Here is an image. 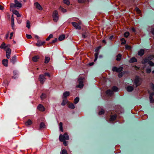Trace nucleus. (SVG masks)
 <instances>
[{"label":"nucleus","mask_w":154,"mask_h":154,"mask_svg":"<svg viewBox=\"0 0 154 154\" xmlns=\"http://www.w3.org/2000/svg\"><path fill=\"white\" fill-rule=\"evenodd\" d=\"M12 12L13 14L17 15L18 17H20L21 16L20 15L18 11L15 10H13L12 11Z\"/></svg>","instance_id":"obj_17"},{"label":"nucleus","mask_w":154,"mask_h":154,"mask_svg":"<svg viewBox=\"0 0 154 154\" xmlns=\"http://www.w3.org/2000/svg\"><path fill=\"white\" fill-rule=\"evenodd\" d=\"M26 36L27 38L28 39H30L32 38V36L30 35L26 34Z\"/></svg>","instance_id":"obj_52"},{"label":"nucleus","mask_w":154,"mask_h":154,"mask_svg":"<svg viewBox=\"0 0 154 154\" xmlns=\"http://www.w3.org/2000/svg\"><path fill=\"white\" fill-rule=\"evenodd\" d=\"M61 154H68L67 152L65 149H63L62 150Z\"/></svg>","instance_id":"obj_50"},{"label":"nucleus","mask_w":154,"mask_h":154,"mask_svg":"<svg viewBox=\"0 0 154 154\" xmlns=\"http://www.w3.org/2000/svg\"><path fill=\"white\" fill-rule=\"evenodd\" d=\"M53 37V35L52 34H51L46 38V40L47 41L49 40L51 38H52Z\"/></svg>","instance_id":"obj_45"},{"label":"nucleus","mask_w":154,"mask_h":154,"mask_svg":"<svg viewBox=\"0 0 154 154\" xmlns=\"http://www.w3.org/2000/svg\"><path fill=\"white\" fill-rule=\"evenodd\" d=\"M89 2V0H78V2L80 3H83L86 2L88 3Z\"/></svg>","instance_id":"obj_26"},{"label":"nucleus","mask_w":154,"mask_h":154,"mask_svg":"<svg viewBox=\"0 0 154 154\" xmlns=\"http://www.w3.org/2000/svg\"><path fill=\"white\" fill-rule=\"evenodd\" d=\"M13 32H11L10 34V39H12V37L13 35Z\"/></svg>","instance_id":"obj_60"},{"label":"nucleus","mask_w":154,"mask_h":154,"mask_svg":"<svg viewBox=\"0 0 154 154\" xmlns=\"http://www.w3.org/2000/svg\"><path fill=\"white\" fill-rule=\"evenodd\" d=\"M152 98H153V96H151L150 95L149 99H150V102L151 103H152V100H153V99H152Z\"/></svg>","instance_id":"obj_55"},{"label":"nucleus","mask_w":154,"mask_h":154,"mask_svg":"<svg viewBox=\"0 0 154 154\" xmlns=\"http://www.w3.org/2000/svg\"><path fill=\"white\" fill-rule=\"evenodd\" d=\"M9 45H6V44L4 43H3L0 46V48L2 49H5L6 48H9Z\"/></svg>","instance_id":"obj_13"},{"label":"nucleus","mask_w":154,"mask_h":154,"mask_svg":"<svg viewBox=\"0 0 154 154\" xmlns=\"http://www.w3.org/2000/svg\"><path fill=\"white\" fill-rule=\"evenodd\" d=\"M104 112V110L103 109H101V110L99 112L98 114L99 115H103Z\"/></svg>","instance_id":"obj_39"},{"label":"nucleus","mask_w":154,"mask_h":154,"mask_svg":"<svg viewBox=\"0 0 154 154\" xmlns=\"http://www.w3.org/2000/svg\"><path fill=\"white\" fill-rule=\"evenodd\" d=\"M145 51L143 49H141L138 51V55L142 56L144 54Z\"/></svg>","instance_id":"obj_14"},{"label":"nucleus","mask_w":154,"mask_h":154,"mask_svg":"<svg viewBox=\"0 0 154 154\" xmlns=\"http://www.w3.org/2000/svg\"><path fill=\"white\" fill-rule=\"evenodd\" d=\"M116 115H113L111 116L110 118L109 119V121L110 122H112L114 121L116 119Z\"/></svg>","instance_id":"obj_19"},{"label":"nucleus","mask_w":154,"mask_h":154,"mask_svg":"<svg viewBox=\"0 0 154 154\" xmlns=\"http://www.w3.org/2000/svg\"><path fill=\"white\" fill-rule=\"evenodd\" d=\"M123 69V68L122 66H120L119 68L116 67H113L112 68V70L113 72H121Z\"/></svg>","instance_id":"obj_6"},{"label":"nucleus","mask_w":154,"mask_h":154,"mask_svg":"<svg viewBox=\"0 0 154 154\" xmlns=\"http://www.w3.org/2000/svg\"><path fill=\"white\" fill-rule=\"evenodd\" d=\"M112 89L113 91L116 92L118 91V88L114 86L112 88Z\"/></svg>","instance_id":"obj_44"},{"label":"nucleus","mask_w":154,"mask_h":154,"mask_svg":"<svg viewBox=\"0 0 154 154\" xmlns=\"http://www.w3.org/2000/svg\"><path fill=\"white\" fill-rule=\"evenodd\" d=\"M86 33L85 32L82 34V36L84 38H86L88 36V35H86Z\"/></svg>","instance_id":"obj_53"},{"label":"nucleus","mask_w":154,"mask_h":154,"mask_svg":"<svg viewBox=\"0 0 154 154\" xmlns=\"http://www.w3.org/2000/svg\"><path fill=\"white\" fill-rule=\"evenodd\" d=\"M131 29L133 32H135V29L134 27L132 28Z\"/></svg>","instance_id":"obj_62"},{"label":"nucleus","mask_w":154,"mask_h":154,"mask_svg":"<svg viewBox=\"0 0 154 154\" xmlns=\"http://www.w3.org/2000/svg\"><path fill=\"white\" fill-rule=\"evenodd\" d=\"M65 38V35L64 34L60 35L58 39L60 41H61L64 40Z\"/></svg>","instance_id":"obj_20"},{"label":"nucleus","mask_w":154,"mask_h":154,"mask_svg":"<svg viewBox=\"0 0 154 154\" xmlns=\"http://www.w3.org/2000/svg\"><path fill=\"white\" fill-rule=\"evenodd\" d=\"M148 59L145 58L143 59L141 61V63L143 64H145L148 62Z\"/></svg>","instance_id":"obj_35"},{"label":"nucleus","mask_w":154,"mask_h":154,"mask_svg":"<svg viewBox=\"0 0 154 154\" xmlns=\"http://www.w3.org/2000/svg\"><path fill=\"white\" fill-rule=\"evenodd\" d=\"M38 109L41 111H44L45 110V108L44 106L41 104H39L38 106Z\"/></svg>","instance_id":"obj_12"},{"label":"nucleus","mask_w":154,"mask_h":154,"mask_svg":"<svg viewBox=\"0 0 154 154\" xmlns=\"http://www.w3.org/2000/svg\"><path fill=\"white\" fill-rule=\"evenodd\" d=\"M151 87H152V90L154 91V85L152 83L151 84Z\"/></svg>","instance_id":"obj_58"},{"label":"nucleus","mask_w":154,"mask_h":154,"mask_svg":"<svg viewBox=\"0 0 154 154\" xmlns=\"http://www.w3.org/2000/svg\"><path fill=\"white\" fill-rule=\"evenodd\" d=\"M68 101L66 99H64L61 103V104L63 106H64L67 103Z\"/></svg>","instance_id":"obj_31"},{"label":"nucleus","mask_w":154,"mask_h":154,"mask_svg":"<svg viewBox=\"0 0 154 154\" xmlns=\"http://www.w3.org/2000/svg\"><path fill=\"white\" fill-rule=\"evenodd\" d=\"M59 127L60 130L62 132H63V123L62 122H60L59 123Z\"/></svg>","instance_id":"obj_34"},{"label":"nucleus","mask_w":154,"mask_h":154,"mask_svg":"<svg viewBox=\"0 0 154 154\" xmlns=\"http://www.w3.org/2000/svg\"><path fill=\"white\" fill-rule=\"evenodd\" d=\"M4 9V7L0 5V10H3Z\"/></svg>","instance_id":"obj_61"},{"label":"nucleus","mask_w":154,"mask_h":154,"mask_svg":"<svg viewBox=\"0 0 154 154\" xmlns=\"http://www.w3.org/2000/svg\"><path fill=\"white\" fill-rule=\"evenodd\" d=\"M59 9L60 10H61L63 12H65L66 11V9H64L61 6H60L59 7Z\"/></svg>","instance_id":"obj_42"},{"label":"nucleus","mask_w":154,"mask_h":154,"mask_svg":"<svg viewBox=\"0 0 154 154\" xmlns=\"http://www.w3.org/2000/svg\"><path fill=\"white\" fill-rule=\"evenodd\" d=\"M16 58L15 57H13L11 59V62L13 63H14L15 60Z\"/></svg>","instance_id":"obj_54"},{"label":"nucleus","mask_w":154,"mask_h":154,"mask_svg":"<svg viewBox=\"0 0 154 154\" xmlns=\"http://www.w3.org/2000/svg\"><path fill=\"white\" fill-rule=\"evenodd\" d=\"M121 41L122 42L121 44L122 45H124L125 44L126 42V41L125 40V39L122 38L121 39H120Z\"/></svg>","instance_id":"obj_37"},{"label":"nucleus","mask_w":154,"mask_h":154,"mask_svg":"<svg viewBox=\"0 0 154 154\" xmlns=\"http://www.w3.org/2000/svg\"><path fill=\"white\" fill-rule=\"evenodd\" d=\"M137 61V59L134 57H133L130 59L129 61V62L131 63H132L134 62H136Z\"/></svg>","instance_id":"obj_24"},{"label":"nucleus","mask_w":154,"mask_h":154,"mask_svg":"<svg viewBox=\"0 0 154 154\" xmlns=\"http://www.w3.org/2000/svg\"><path fill=\"white\" fill-rule=\"evenodd\" d=\"M30 22L29 20H27L26 22V27H27L28 29H29L30 28Z\"/></svg>","instance_id":"obj_40"},{"label":"nucleus","mask_w":154,"mask_h":154,"mask_svg":"<svg viewBox=\"0 0 154 154\" xmlns=\"http://www.w3.org/2000/svg\"><path fill=\"white\" fill-rule=\"evenodd\" d=\"M44 74H45V76L47 75V76H48L49 77H50V75L49 73H48L46 72Z\"/></svg>","instance_id":"obj_57"},{"label":"nucleus","mask_w":154,"mask_h":154,"mask_svg":"<svg viewBox=\"0 0 154 154\" xmlns=\"http://www.w3.org/2000/svg\"><path fill=\"white\" fill-rule=\"evenodd\" d=\"M124 36L125 38H128L130 35V33L128 32H126L124 34Z\"/></svg>","instance_id":"obj_33"},{"label":"nucleus","mask_w":154,"mask_h":154,"mask_svg":"<svg viewBox=\"0 0 154 154\" xmlns=\"http://www.w3.org/2000/svg\"><path fill=\"white\" fill-rule=\"evenodd\" d=\"M68 106L69 108L71 109H74L75 108V106L72 103H69Z\"/></svg>","instance_id":"obj_29"},{"label":"nucleus","mask_w":154,"mask_h":154,"mask_svg":"<svg viewBox=\"0 0 154 154\" xmlns=\"http://www.w3.org/2000/svg\"><path fill=\"white\" fill-rule=\"evenodd\" d=\"M94 64V63L93 62H92L91 63H90L89 64V65L90 66H91L93 65Z\"/></svg>","instance_id":"obj_64"},{"label":"nucleus","mask_w":154,"mask_h":154,"mask_svg":"<svg viewBox=\"0 0 154 154\" xmlns=\"http://www.w3.org/2000/svg\"><path fill=\"white\" fill-rule=\"evenodd\" d=\"M2 62L4 66H7L8 64V60L7 59H4L2 60Z\"/></svg>","instance_id":"obj_25"},{"label":"nucleus","mask_w":154,"mask_h":154,"mask_svg":"<svg viewBox=\"0 0 154 154\" xmlns=\"http://www.w3.org/2000/svg\"><path fill=\"white\" fill-rule=\"evenodd\" d=\"M63 2L64 4H65L68 5H69L70 4L69 0H63Z\"/></svg>","instance_id":"obj_38"},{"label":"nucleus","mask_w":154,"mask_h":154,"mask_svg":"<svg viewBox=\"0 0 154 154\" xmlns=\"http://www.w3.org/2000/svg\"><path fill=\"white\" fill-rule=\"evenodd\" d=\"M101 48V46H99L95 50V51L96 52V53L94 55L95 58L94 60V62H95L98 58V55L99 54V51L100 49V48Z\"/></svg>","instance_id":"obj_7"},{"label":"nucleus","mask_w":154,"mask_h":154,"mask_svg":"<svg viewBox=\"0 0 154 154\" xmlns=\"http://www.w3.org/2000/svg\"><path fill=\"white\" fill-rule=\"evenodd\" d=\"M52 16L54 21L56 22H57L59 19V16L58 12L56 10L53 11Z\"/></svg>","instance_id":"obj_5"},{"label":"nucleus","mask_w":154,"mask_h":154,"mask_svg":"<svg viewBox=\"0 0 154 154\" xmlns=\"http://www.w3.org/2000/svg\"><path fill=\"white\" fill-rule=\"evenodd\" d=\"M45 124L43 122H41L40 125V128L42 129L45 127Z\"/></svg>","instance_id":"obj_30"},{"label":"nucleus","mask_w":154,"mask_h":154,"mask_svg":"<svg viewBox=\"0 0 154 154\" xmlns=\"http://www.w3.org/2000/svg\"><path fill=\"white\" fill-rule=\"evenodd\" d=\"M46 97V95L45 94H42V95L41 96V98L42 100H43Z\"/></svg>","instance_id":"obj_43"},{"label":"nucleus","mask_w":154,"mask_h":154,"mask_svg":"<svg viewBox=\"0 0 154 154\" xmlns=\"http://www.w3.org/2000/svg\"><path fill=\"white\" fill-rule=\"evenodd\" d=\"M61 142H63V144L65 146H66L67 145L68 142L66 141V140H63V141H60Z\"/></svg>","instance_id":"obj_47"},{"label":"nucleus","mask_w":154,"mask_h":154,"mask_svg":"<svg viewBox=\"0 0 154 154\" xmlns=\"http://www.w3.org/2000/svg\"><path fill=\"white\" fill-rule=\"evenodd\" d=\"M113 35H111V36L109 38V39L110 40H111L113 38Z\"/></svg>","instance_id":"obj_63"},{"label":"nucleus","mask_w":154,"mask_h":154,"mask_svg":"<svg viewBox=\"0 0 154 154\" xmlns=\"http://www.w3.org/2000/svg\"><path fill=\"white\" fill-rule=\"evenodd\" d=\"M146 72L147 73H150L151 72V69H147L146 70Z\"/></svg>","instance_id":"obj_56"},{"label":"nucleus","mask_w":154,"mask_h":154,"mask_svg":"<svg viewBox=\"0 0 154 154\" xmlns=\"http://www.w3.org/2000/svg\"><path fill=\"white\" fill-rule=\"evenodd\" d=\"M148 64L151 66H154V63H153L151 61H149V62Z\"/></svg>","instance_id":"obj_48"},{"label":"nucleus","mask_w":154,"mask_h":154,"mask_svg":"<svg viewBox=\"0 0 154 154\" xmlns=\"http://www.w3.org/2000/svg\"><path fill=\"white\" fill-rule=\"evenodd\" d=\"M45 43V42H42L40 41H38L37 42L36 45L37 46H40L42 45Z\"/></svg>","instance_id":"obj_21"},{"label":"nucleus","mask_w":154,"mask_h":154,"mask_svg":"<svg viewBox=\"0 0 154 154\" xmlns=\"http://www.w3.org/2000/svg\"><path fill=\"white\" fill-rule=\"evenodd\" d=\"M135 10L136 11L137 14H141V12L140 10L137 7H136L135 8Z\"/></svg>","instance_id":"obj_36"},{"label":"nucleus","mask_w":154,"mask_h":154,"mask_svg":"<svg viewBox=\"0 0 154 154\" xmlns=\"http://www.w3.org/2000/svg\"><path fill=\"white\" fill-rule=\"evenodd\" d=\"M59 139L60 141H63V140H69V137L67 133L66 132L64 133L63 135L61 134L60 135Z\"/></svg>","instance_id":"obj_2"},{"label":"nucleus","mask_w":154,"mask_h":154,"mask_svg":"<svg viewBox=\"0 0 154 154\" xmlns=\"http://www.w3.org/2000/svg\"><path fill=\"white\" fill-rule=\"evenodd\" d=\"M57 41V38H55L54 40H53L50 43V44H53L56 42Z\"/></svg>","instance_id":"obj_51"},{"label":"nucleus","mask_w":154,"mask_h":154,"mask_svg":"<svg viewBox=\"0 0 154 154\" xmlns=\"http://www.w3.org/2000/svg\"><path fill=\"white\" fill-rule=\"evenodd\" d=\"M11 53V50L9 48H8L6 52V57L9 59L10 57V54Z\"/></svg>","instance_id":"obj_10"},{"label":"nucleus","mask_w":154,"mask_h":154,"mask_svg":"<svg viewBox=\"0 0 154 154\" xmlns=\"http://www.w3.org/2000/svg\"><path fill=\"white\" fill-rule=\"evenodd\" d=\"M70 93L69 91H66L63 93V98H66V97L69 95Z\"/></svg>","instance_id":"obj_18"},{"label":"nucleus","mask_w":154,"mask_h":154,"mask_svg":"<svg viewBox=\"0 0 154 154\" xmlns=\"http://www.w3.org/2000/svg\"><path fill=\"white\" fill-rule=\"evenodd\" d=\"M11 25L12 27L13 28V27L14 26V19L13 17V15H12L11 17Z\"/></svg>","instance_id":"obj_28"},{"label":"nucleus","mask_w":154,"mask_h":154,"mask_svg":"<svg viewBox=\"0 0 154 154\" xmlns=\"http://www.w3.org/2000/svg\"><path fill=\"white\" fill-rule=\"evenodd\" d=\"M127 91L128 92L132 91L134 89V88L132 86H128L126 88Z\"/></svg>","instance_id":"obj_16"},{"label":"nucleus","mask_w":154,"mask_h":154,"mask_svg":"<svg viewBox=\"0 0 154 154\" xmlns=\"http://www.w3.org/2000/svg\"><path fill=\"white\" fill-rule=\"evenodd\" d=\"M45 79L43 75H39V80L42 84H43L44 83Z\"/></svg>","instance_id":"obj_8"},{"label":"nucleus","mask_w":154,"mask_h":154,"mask_svg":"<svg viewBox=\"0 0 154 154\" xmlns=\"http://www.w3.org/2000/svg\"><path fill=\"white\" fill-rule=\"evenodd\" d=\"M50 60V58L48 57H46L45 59L44 63H47Z\"/></svg>","instance_id":"obj_32"},{"label":"nucleus","mask_w":154,"mask_h":154,"mask_svg":"<svg viewBox=\"0 0 154 154\" xmlns=\"http://www.w3.org/2000/svg\"><path fill=\"white\" fill-rule=\"evenodd\" d=\"M124 72H122L119 74L118 75V77L119 78L122 77L124 74Z\"/></svg>","instance_id":"obj_46"},{"label":"nucleus","mask_w":154,"mask_h":154,"mask_svg":"<svg viewBox=\"0 0 154 154\" xmlns=\"http://www.w3.org/2000/svg\"><path fill=\"white\" fill-rule=\"evenodd\" d=\"M125 48L126 49L128 50L131 49V47L127 45H125Z\"/></svg>","instance_id":"obj_49"},{"label":"nucleus","mask_w":154,"mask_h":154,"mask_svg":"<svg viewBox=\"0 0 154 154\" xmlns=\"http://www.w3.org/2000/svg\"><path fill=\"white\" fill-rule=\"evenodd\" d=\"M106 93L108 96H111L113 94V91L110 90H107L106 91Z\"/></svg>","instance_id":"obj_15"},{"label":"nucleus","mask_w":154,"mask_h":154,"mask_svg":"<svg viewBox=\"0 0 154 154\" xmlns=\"http://www.w3.org/2000/svg\"><path fill=\"white\" fill-rule=\"evenodd\" d=\"M72 24L73 26L76 29H81V27L77 23L73 22L72 23Z\"/></svg>","instance_id":"obj_9"},{"label":"nucleus","mask_w":154,"mask_h":154,"mask_svg":"<svg viewBox=\"0 0 154 154\" xmlns=\"http://www.w3.org/2000/svg\"><path fill=\"white\" fill-rule=\"evenodd\" d=\"M39 58V57L38 56H35L32 58V60L34 62H37Z\"/></svg>","instance_id":"obj_22"},{"label":"nucleus","mask_w":154,"mask_h":154,"mask_svg":"<svg viewBox=\"0 0 154 154\" xmlns=\"http://www.w3.org/2000/svg\"><path fill=\"white\" fill-rule=\"evenodd\" d=\"M140 79L138 77H136L134 80L133 81L134 85H136V87H137L141 84V82L140 81Z\"/></svg>","instance_id":"obj_4"},{"label":"nucleus","mask_w":154,"mask_h":154,"mask_svg":"<svg viewBox=\"0 0 154 154\" xmlns=\"http://www.w3.org/2000/svg\"><path fill=\"white\" fill-rule=\"evenodd\" d=\"M85 79L84 78L80 77L78 79L79 84L76 86L77 88H83L84 85L83 84V80Z\"/></svg>","instance_id":"obj_3"},{"label":"nucleus","mask_w":154,"mask_h":154,"mask_svg":"<svg viewBox=\"0 0 154 154\" xmlns=\"http://www.w3.org/2000/svg\"><path fill=\"white\" fill-rule=\"evenodd\" d=\"M122 55L120 54H118L116 56V59L117 61H120L122 58Z\"/></svg>","instance_id":"obj_23"},{"label":"nucleus","mask_w":154,"mask_h":154,"mask_svg":"<svg viewBox=\"0 0 154 154\" xmlns=\"http://www.w3.org/2000/svg\"><path fill=\"white\" fill-rule=\"evenodd\" d=\"M15 4L11 3L10 4V10L16 7H17L21 8L22 6V4L17 0H14Z\"/></svg>","instance_id":"obj_1"},{"label":"nucleus","mask_w":154,"mask_h":154,"mask_svg":"<svg viewBox=\"0 0 154 154\" xmlns=\"http://www.w3.org/2000/svg\"><path fill=\"white\" fill-rule=\"evenodd\" d=\"M79 97H76L74 99V103L75 104H76L79 101Z\"/></svg>","instance_id":"obj_41"},{"label":"nucleus","mask_w":154,"mask_h":154,"mask_svg":"<svg viewBox=\"0 0 154 154\" xmlns=\"http://www.w3.org/2000/svg\"><path fill=\"white\" fill-rule=\"evenodd\" d=\"M32 124V122L30 119L28 120L25 123L26 125L27 126L31 125Z\"/></svg>","instance_id":"obj_27"},{"label":"nucleus","mask_w":154,"mask_h":154,"mask_svg":"<svg viewBox=\"0 0 154 154\" xmlns=\"http://www.w3.org/2000/svg\"><path fill=\"white\" fill-rule=\"evenodd\" d=\"M151 32L153 35H154V28L151 29Z\"/></svg>","instance_id":"obj_59"},{"label":"nucleus","mask_w":154,"mask_h":154,"mask_svg":"<svg viewBox=\"0 0 154 154\" xmlns=\"http://www.w3.org/2000/svg\"><path fill=\"white\" fill-rule=\"evenodd\" d=\"M35 5V6L36 7L38 10L42 11L43 8L41 6L38 2H35L34 3Z\"/></svg>","instance_id":"obj_11"}]
</instances>
